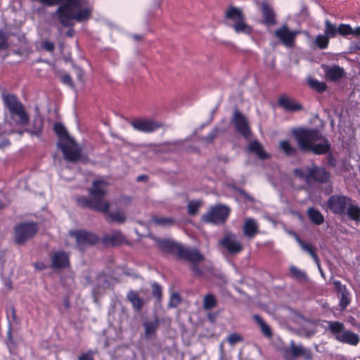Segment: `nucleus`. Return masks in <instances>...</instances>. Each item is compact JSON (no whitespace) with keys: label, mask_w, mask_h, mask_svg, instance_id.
<instances>
[{"label":"nucleus","mask_w":360,"mask_h":360,"mask_svg":"<svg viewBox=\"0 0 360 360\" xmlns=\"http://www.w3.org/2000/svg\"><path fill=\"white\" fill-rule=\"evenodd\" d=\"M152 295L156 299L157 302L160 303L162 298V288L161 285L155 282L152 284Z\"/></svg>","instance_id":"38"},{"label":"nucleus","mask_w":360,"mask_h":360,"mask_svg":"<svg viewBox=\"0 0 360 360\" xmlns=\"http://www.w3.org/2000/svg\"><path fill=\"white\" fill-rule=\"evenodd\" d=\"M300 356H302L305 360H313V354L309 348L297 345L294 341H291L290 347L284 350L285 360H295Z\"/></svg>","instance_id":"13"},{"label":"nucleus","mask_w":360,"mask_h":360,"mask_svg":"<svg viewBox=\"0 0 360 360\" xmlns=\"http://www.w3.org/2000/svg\"><path fill=\"white\" fill-rule=\"evenodd\" d=\"M353 49L356 51H360V40L352 43Z\"/></svg>","instance_id":"56"},{"label":"nucleus","mask_w":360,"mask_h":360,"mask_svg":"<svg viewBox=\"0 0 360 360\" xmlns=\"http://www.w3.org/2000/svg\"><path fill=\"white\" fill-rule=\"evenodd\" d=\"M131 125L135 130L143 133H152L162 127L160 123L148 119H135L131 122Z\"/></svg>","instance_id":"16"},{"label":"nucleus","mask_w":360,"mask_h":360,"mask_svg":"<svg viewBox=\"0 0 360 360\" xmlns=\"http://www.w3.org/2000/svg\"><path fill=\"white\" fill-rule=\"evenodd\" d=\"M243 338L240 335L233 333L228 336V342L230 345H233L238 342H242Z\"/></svg>","instance_id":"46"},{"label":"nucleus","mask_w":360,"mask_h":360,"mask_svg":"<svg viewBox=\"0 0 360 360\" xmlns=\"http://www.w3.org/2000/svg\"><path fill=\"white\" fill-rule=\"evenodd\" d=\"M41 47L49 52H53L55 50L54 43L49 40L44 41L41 44Z\"/></svg>","instance_id":"51"},{"label":"nucleus","mask_w":360,"mask_h":360,"mask_svg":"<svg viewBox=\"0 0 360 360\" xmlns=\"http://www.w3.org/2000/svg\"><path fill=\"white\" fill-rule=\"evenodd\" d=\"M103 245L118 247L122 244H129L125 236L120 231H115L111 234H105L101 239Z\"/></svg>","instance_id":"18"},{"label":"nucleus","mask_w":360,"mask_h":360,"mask_svg":"<svg viewBox=\"0 0 360 360\" xmlns=\"http://www.w3.org/2000/svg\"><path fill=\"white\" fill-rule=\"evenodd\" d=\"M74 21L77 22L76 20V19H72L71 22H70L72 25H70V26H63L64 27L69 28L68 30L65 33V36L67 37H68V38H72L74 37V34H75V30L73 29V27L75 26V22Z\"/></svg>","instance_id":"52"},{"label":"nucleus","mask_w":360,"mask_h":360,"mask_svg":"<svg viewBox=\"0 0 360 360\" xmlns=\"http://www.w3.org/2000/svg\"><path fill=\"white\" fill-rule=\"evenodd\" d=\"M290 274L293 278L297 281H304L307 278L306 273L295 266H291L290 267Z\"/></svg>","instance_id":"36"},{"label":"nucleus","mask_w":360,"mask_h":360,"mask_svg":"<svg viewBox=\"0 0 360 360\" xmlns=\"http://www.w3.org/2000/svg\"><path fill=\"white\" fill-rule=\"evenodd\" d=\"M153 221L155 224L164 226H171L174 223V220L169 217H154Z\"/></svg>","instance_id":"41"},{"label":"nucleus","mask_w":360,"mask_h":360,"mask_svg":"<svg viewBox=\"0 0 360 360\" xmlns=\"http://www.w3.org/2000/svg\"><path fill=\"white\" fill-rule=\"evenodd\" d=\"M248 150L257 155L261 160L270 158V155L264 151L262 145L257 140H255L248 146Z\"/></svg>","instance_id":"27"},{"label":"nucleus","mask_w":360,"mask_h":360,"mask_svg":"<svg viewBox=\"0 0 360 360\" xmlns=\"http://www.w3.org/2000/svg\"><path fill=\"white\" fill-rule=\"evenodd\" d=\"M181 302V298L179 293L174 292L171 295L168 303L169 308H176Z\"/></svg>","instance_id":"45"},{"label":"nucleus","mask_w":360,"mask_h":360,"mask_svg":"<svg viewBox=\"0 0 360 360\" xmlns=\"http://www.w3.org/2000/svg\"><path fill=\"white\" fill-rule=\"evenodd\" d=\"M34 266H35L36 269H37L39 270H43L45 267L44 264L42 262L36 263Z\"/></svg>","instance_id":"57"},{"label":"nucleus","mask_w":360,"mask_h":360,"mask_svg":"<svg viewBox=\"0 0 360 360\" xmlns=\"http://www.w3.org/2000/svg\"><path fill=\"white\" fill-rule=\"evenodd\" d=\"M219 129L217 127L214 128L203 139L207 143H211L217 136Z\"/></svg>","instance_id":"48"},{"label":"nucleus","mask_w":360,"mask_h":360,"mask_svg":"<svg viewBox=\"0 0 360 360\" xmlns=\"http://www.w3.org/2000/svg\"><path fill=\"white\" fill-rule=\"evenodd\" d=\"M232 122L236 130L243 137L248 138L250 135V129L246 117L238 110L233 112Z\"/></svg>","instance_id":"17"},{"label":"nucleus","mask_w":360,"mask_h":360,"mask_svg":"<svg viewBox=\"0 0 360 360\" xmlns=\"http://www.w3.org/2000/svg\"><path fill=\"white\" fill-rule=\"evenodd\" d=\"M157 245L162 252L176 255L179 259L187 262H197L205 259L198 250L186 248L182 245L168 239L157 240Z\"/></svg>","instance_id":"5"},{"label":"nucleus","mask_w":360,"mask_h":360,"mask_svg":"<svg viewBox=\"0 0 360 360\" xmlns=\"http://www.w3.org/2000/svg\"><path fill=\"white\" fill-rule=\"evenodd\" d=\"M44 8H39L37 9V13H41V12L44 11Z\"/></svg>","instance_id":"59"},{"label":"nucleus","mask_w":360,"mask_h":360,"mask_svg":"<svg viewBox=\"0 0 360 360\" xmlns=\"http://www.w3.org/2000/svg\"><path fill=\"white\" fill-rule=\"evenodd\" d=\"M297 34L295 31H290L286 24L274 31V36L288 47L294 46Z\"/></svg>","instance_id":"15"},{"label":"nucleus","mask_w":360,"mask_h":360,"mask_svg":"<svg viewBox=\"0 0 360 360\" xmlns=\"http://www.w3.org/2000/svg\"><path fill=\"white\" fill-rule=\"evenodd\" d=\"M345 26L347 27V28H346L347 31L346 33H345V37L350 34H353L356 37L360 36V27H356L354 29H352L349 24H345Z\"/></svg>","instance_id":"47"},{"label":"nucleus","mask_w":360,"mask_h":360,"mask_svg":"<svg viewBox=\"0 0 360 360\" xmlns=\"http://www.w3.org/2000/svg\"><path fill=\"white\" fill-rule=\"evenodd\" d=\"M326 205L332 213L359 223L360 221V206L351 198L343 195H332Z\"/></svg>","instance_id":"4"},{"label":"nucleus","mask_w":360,"mask_h":360,"mask_svg":"<svg viewBox=\"0 0 360 360\" xmlns=\"http://www.w3.org/2000/svg\"><path fill=\"white\" fill-rule=\"evenodd\" d=\"M294 174L307 183L314 182L319 184H328L331 176L330 173L324 167L316 165L307 167L306 171L295 169Z\"/></svg>","instance_id":"7"},{"label":"nucleus","mask_w":360,"mask_h":360,"mask_svg":"<svg viewBox=\"0 0 360 360\" xmlns=\"http://www.w3.org/2000/svg\"><path fill=\"white\" fill-rule=\"evenodd\" d=\"M148 176L146 174H142V175H139L137 179H136V181H148Z\"/></svg>","instance_id":"55"},{"label":"nucleus","mask_w":360,"mask_h":360,"mask_svg":"<svg viewBox=\"0 0 360 360\" xmlns=\"http://www.w3.org/2000/svg\"><path fill=\"white\" fill-rule=\"evenodd\" d=\"M144 327V335L146 340L156 335V332L160 326V319L155 316L153 321H145L143 324Z\"/></svg>","instance_id":"23"},{"label":"nucleus","mask_w":360,"mask_h":360,"mask_svg":"<svg viewBox=\"0 0 360 360\" xmlns=\"http://www.w3.org/2000/svg\"><path fill=\"white\" fill-rule=\"evenodd\" d=\"M328 328L335 340L340 342L356 346L360 342V337L350 330H345V326L339 321L329 322Z\"/></svg>","instance_id":"9"},{"label":"nucleus","mask_w":360,"mask_h":360,"mask_svg":"<svg viewBox=\"0 0 360 360\" xmlns=\"http://www.w3.org/2000/svg\"><path fill=\"white\" fill-rule=\"evenodd\" d=\"M307 214L311 222L314 225L319 226L324 221L323 214L314 207H309L307 211Z\"/></svg>","instance_id":"29"},{"label":"nucleus","mask_w":360,"mask_h":360,"mask_svg":"<svg viewBox=\"0 0 360 360\" xmlns=\"http://www.w3.org/2000/svg\"><path fill=\"white\" fill-rule=\"evenodd\" d=\"M240 193H241L242 194H245V191H242Z\"/></svg>","instance_id":"62"},{"label":"nucleus","mask_w":360,"mask_h":360,"mask_svg":"<svg viewBox=\"0 0 360 360\" xmlns=\"http://www.w3.org/2000/svg\"><path fill=\"white\" fill-rule=\"evenodd\" d=\"M279 146L283 153L288 157H295L297 154V149L291 146L287 140L280 141Z\"/></svg>","instance_id":"32"},{"label":"nucleus","mask_w":360,"mask_h":360,"mask_svg":"<svg viewBox=\"0 0 360 360\" xmlns=\"http://www.w3.org/2000/svg\"><path fill=\"white\" fill-rule=\"evenodd\" d=\"M70 235L76 239L77 245L82 250L84 247L94 245L101 240L96 233L84 229L72 231Z\"/></svg>","instance_id":"11"},{"label":"nucleus","mask_w":360,"mask_h":360,"mask_svg":"<svg viewBox=\"0 0 360 360\" xmlns=\"http://www.w3.org/2000/svg\"><path fill=\"white\" fill-rule=\"evenodd\" d=\"M202 260H199L197 262H189L191 263V270L193 272V274L198 276H202L205 274L204 269L199 266L198 263L202 262Z\"/></svg>","instance_id":"42"},{"label":"nucleus","mask_w":360,"mask_h":360,"mask_svg":"<svg viewBox=\"0 0 360 360\" xmlns=\"http://www.w3.org/2000/svg\"><path fill=\"white\" fill-rule=\"evenodd\" d=\"M9 36L3 30H0V50H5L9 47Z\"/></svg>","instance_id":"44"},{"label":"nucleus","mask_w":360,"mask_h":360,"mask_svg":"<svg viewBox=\"0 0 360 360\" xmlns=\"http://www.w3.org/2000/svg\"><path fill=\"white\" fill-rule=\"evenodd\" d=\"M6 314H7L8 318L11 319L13 323H18V316L16 315V311H15V309L14 308V307H11L9 309H8L6 311Z\"/></svg>","instance_id":"50"},{"label":"nucleus","mask_w":360,"mask_h":360,"mask_svg":"<svg viewBox=\"0 0 360 360\" xmlns=\"http://www.w3.org/2000/svg\"><path fill=\"white\" fill-rule=\"evenodd\" d=\"M82 75H78V78H79V80H82Z\"/></svg>","instance_id":"60"},{"label":"nucleus","mask_w":360,"mask_h":360,"mask_svg":"<svg viewBox=\"0 0 360 360\" xmlns=\"http://www.w3.org/2000/svg\"><path fill=\"white\" fill-rule=\"evenodd\" d=\"M2 99L4 105L8 108L11 119L16 125L25 126L30 122V117L25 110L24 105L18 98V97L12 94H4Z\"/></svg>","instance_id":"6"},{"label":"nucleus","mask_w":360,"mask_h":360,"mask_svg":"<svg viewBox=\"0 0 360 360\" xmlns=\"http://www.w3.org/2000/svg\"><path fill=\"white\" fill-rule=\"evenodd\" d=\"M44 129V120L40 115L35 116L31 128L26 130L30 135L38 138L41 136Z\"/></svg>","instance_id":"25"},{"label":"nucleus","mask_w":360,"mask_h":360,"mask_svg":"<svg viewBox=\"0 0 360 360\" xmlns=\"http://www.w3.org/2000/svg\"><path fill=\"white\" fill-rule=\"evenodd\" d=\"M39 231V224L34 221H23L15 225L13 241L18 245H23L32 239Z\"/></svg>","instance_id":"8"},{"label":"nucleus","mask_w":360,"mask_h":360,"mask_svg":"<svg viewBox=\"0 0 360 360\" xmlns=\"http://www.w3.org/2000/svg\"><path fill=\"white\" fill-rule=\"evenodd\" d=\"M53 130L59 139L57 146L62 151L63 158L66 161L70 162L80 161L83 163L89 162L88 155L82 153V148L77 145L75 140L70 136L62 123H55Z\"/></svg>","instance_id":"3"},{"label":"nucleus","mask_w":360,"mask_h":360,"mask_svg":"<svg viewBox=\"0 0 360 360\" xmlns=\"http://www.w3.org/2000/svg\"><path fill=\"white\" fill-rule=\"evenodd\" d=\"M202 205V202L200 200H192L188 203V213L189 215L194 216L195 215L200 207Z\"/></svg>","instance_id":"39"},{"label":"nucleus","mask_w":360,"mask_h":360,"mask_svg":"<svg viewBox=\"0 0 360 360\" xmlns=\"http://www.w3.org/2000/svg\"><path fill=\"white\" fill-rule=\"evenodd\" d=\"M5 284L8 290H11L13 289L11 281H8L6 282Z\"/></svg>","instance_id":"58"},{"label":"nucleus","mask_w":360,"mask_h":360,"mask_svg":"<svg viewBox=\"0 0 360 360\" xmlns=\"http://www.w3.org/2000/svg\"><path fill=\"white\" fill-rule=\"evenodd\" d=\"M127 298L128 301L130 302V303L131 304L134 311H141L144 304V301L138 295V293L132 290H129L127 295Z\"/></svg>","instance_id":"26"},{"label":"nucleus","mask_w":360,"mask_h":360,"mask_svg":"<svg viewBox=\"0 0 360 360\" xmlns=\"http://www.w3.org/2000/svg\"><path fill=\"white\" fill-rule=\"evenodd\" d=\"M61 82L71 88H74V82L71 76L68 73H65L61 76Z\"/></svg>","instance_id":"49"},{"label":"nucleus","mask_w":360,"mask_h":360,"mask_svg":"<svg viewBox=\"0 0 360 360\" xmlns=\"http://www.w3.org/2000/svg\"><path fill=\"white\" fill-rule=\"evenodd\" d=\"M333 284L334 285L335 292L340 295L349 292L347 286L340 281L335 280L333 281Z\"/></svg>","instance_id":"43"},{"label":"nucleus","mask_w":360,"mask_h":360,"mask_svg":"<svg viewBox=\"0 0 360 360\" xmlns=\"http://www.w3.org/2000/svg\"><path fill=\"white\" fill-rule=\"evenodd\" d=\"M219 245L231 255L238 254L243 250L242 243L237 240L236 234L233 233H226L224 237L220 240Z\"/></svg>","instance_id":"14"},{"label":"nucleus","mask_w":360,"mask_h":360,"mask_svg":"<svg viewBox=\"0 0 360 360\" xmlns=\"http://www.w3.org/2000/svg\"><path fill=\"white\" fill-rule=\"evenodd\" d=\"M107 213L108 214V217L111 222H117L118 224H124L126 221V215L121 210H116V211H112L110 212H109V211H108Z\"/></svg>","instance_id":"34"},{"label":"nucleus","mask_w":360,"mask_h":360,"mask_svg":"<svg viewBox=\"0 0 360 360\" xmlns=\"http://www.w3.org/2000/svg\"><path fill=\"white\" fill-rule=\"evenodd\" d=\"M254 321L259 326L262 334L266 338H271L273 335L271 327L257 314L253 316Z\"/></svg>","instance_id":"31"},{"label":"nucleus","mask_w":360,"mask_h":360,"mask_svg":"<svg viewBox=\"0 0 360 360\" xmlns=\"http://www.w3.org/2000/svg\"><path fill=\"white\" fill-rule=\"evenodd\" d=\"M78 360H94L92 352L88 351L82 354L79 356Z\"/></svg>","instance_id":"53"},{"label":"nucleus","mask_w":360,"mask_h":360,"mask_svg":"<svg viewBox=\"0 0 360 360\" xmlns=\"http://www.w3.org/2000/svg\"><path fill=\"white\" fill-rule=\"evenodd\" d=\"M262 14V23L267 27L274 26L277 24L276 15L274 9L266 3L261 7Z\"/></svg>","instance_id":"22"},{"label":"nucleus","mask_w":360,"mask_h":360,"mask_svg":"<svg viewBox=\"0 0 360 360\" xmlns=\"http://www.w3.org/2000/svg\"><path fill=\"white\" fill-rule=\"evenodd\" d=\"M330 38L324 34H319L316 37L315 43L316 45L320 49H326L328 48Z\"/></svg>","instance_id":"37"},{"label":"nucleus","mask_w":360,"mask_h":360,"mask_svg":"<svg viewBox=\"0 0 360 360\" xmlns=\"http://www.w3.org/2000/svg\"><path fill=\"white\" fill-rule=\"evenodd\" d=\"M291 133L301 152L316 155H326L328 165L335 167L336 159L330 151L331 144L317 129L298 127L293 129Z\"/></svg>","instance_id":"1"},{"label":"nucleus","mask_w":360,"mask_h":360,"mask_svg":"<svg viewBox=\"0 0 360 360\" xmlns=\"http://www.w3.org/2000/svg\"><path fill=\"white\" fill-rule=\"evenodd\" d=\"M217 305V300L212 293H208L204 296L203 298V308L205 310H210Z\"/></svg>","instance_id":"35"},{"label":"nucleus","mask_w":360,"mask_h":360,"mask_svg":"<svg viewBox=\"0 0 360 360\" xmlns=\"http://www.w3.org/2000/svg\"><path fill=\"white\" fill-rule=\"evenodd\" d=\"M109 182L103 178L94 179L89 190L91 198L80 196L77 198V205L82 208H89L101 213H107L110 203L104 198L108 194Z\"/></svg>","instance_id":"2"},{"label":"nucleus","mask_w":360,"mask_h":360,"mask_svg":"<svg viewBox=\"0 0 360 360\" xmlns=\"http://www.w3.org/2000/svg\"><path fill=\"white\" fill-rule=\"evenodd\" d=\"M278 105L286 112H295L303 110V106L294 98L281 95L278 99Z\"/></svg>","instance_id":"19"},{"label":"nucleus","mask_w":360,"mask_h":360,"mask_svg":"<svg viewBox=\"0 0 360 360\" xmlns=\"http://www.w3.org/2000/svg\"><path fill=\"white\" fill-rule=\"evenodd\" d=\"M63 306L66 310H68L70 308V302L68 296H65L63 299Z\"/></svg>","instance_id":"54"},{"label":"nucleus","mask_w":360,"mask_h":360,"mask_svg":"<svg viewBox=\"0 0 360 360\" xmlns=\"http://www.w3.org/2000/svg\"><path fill=\"white\" fill-rule=\"evenodd\" d=\"M324 34L330 39L336 37L338 34L345 37V33L347 31L346 30L347 27L345 26V23H340L338 27H337L335 24L332 23L330 20L326 19L324 21Z\"/></svg>","instance_id":"20"},{"label":"nucleus","mask_w":360,"mask_h":360,"mask_svg":"<svg viewBox=\"0 0 360 360\" xmlns=\"http://www.w3.org/2000/svg\"><path fill=\"white\" fill-rule=\"evenodd\" d=\"M243 231L245 236L248 238H252L259 232V227L257 221L252 218L245 219L243 224Z\"/></svg>","instance_id":"24"},{"label":"nucleus","mask_w":360,"mask_h":360,"mask_svg":"<svg viewBox=\"0 0 360 360\" xmlns=\"http://www.w3.org/2000/svg\"><path fill=\"white\" fill-rule=\"evenodd\" d=\"M351 302V295L349 292L340 295V308L341 310L345 309Z\"/></svg>","instance_id":"40"},{"label":"nucleus","mask_w":360,"mask_h":360,"mask_svg":"<svg viewBox=\"0 0 360 360\" xmlns=\"http://www.w3.org/2000/svg\"><path fill=\"white\" fill-rule=\"evenodd\" d=\"M307 84L311 89L319 94L324 92L327 89V85L325 82H320L315 79H309Z\"/></svg>","instance_id":"33"},{"label":"nucleus","mask_w":360,"mask_h":360,"mask_svg":"<svg viewBox=\"0 0 360 360\" xmlns=\"http://www.w3.org/2000/svg\"><path fill=\"white\" fill-rule=\"evenodd\" d=\"M326 77L333 82H336L342 79L345 75L343 68L339 65H333L328 67L325 71Z\"/></svg>","instance_id":"28"},{"label":"nucleus","mask_w":360,"mask_h":360,"mask_svg":"<svg viewBox=\"0 0 360 360\" xmlns=\"http://www.w3.org/2000/svg\"><path fill=\"white\" fill-rule=\"evenodd\" d=\"M53 269H63L70 266L69 255L65 251L55 252L51 258Z\"/></svg>","instance_id":"21"},{"label":"nucleus","mask_w":360,"mask_h":360,"mask_svg":"<svg viewBox=\"0 0 360 360\" xmlns=\"http://www.w3.org/2000/svg\"><path fill=\"white\" fill-rule=\"evenodd\" d=\"M224 18L233 22L232 27L236 33L250 34L252 32L251 26L245 22V15L239 8L230 6L225 12Z\"/></svg>","instance_id":"10"},{"label":"nucleus","mask_w":360,"mask_h":360,"mask_svg":"<svg viewBox=\"0 0 360 360\" xmlns=\"http://www.w3.org/2000/svg\"><path fill=\"white\" fill-rule=\"evenodd\" d=\"M296 240L302 250L307 251L312 257L314 261L316 263L319 262V256L316 252V249L313 247L311 244L305 243L303 240H302L298 236H296Z\"/></svg>","instance_id":"30"},{"label":"nucleus","mask_w":360,"mask_h":360,"mask_svg":"<svg viewBox=\"0 0 360 360\" xmlns=\"http://www.w3.org/2000/svg\"><path fill=\"white\" fill-rule=\"evenodd\" d=\"M320 271H321V274L323 276V273L321 269H320Z\"/></svg>","instance_id":"61"},{"label":"nucleus","mask_w":360,"mask_h":360,"mask_svg":"<svg viewBox=\"0 0 360 360\" xmlns=\"http://www.w3.org/2000/svg\"><path fill=\"white\" fill-rule=\"evenodd\" d=\"M230 210L225 205H217L202 216V221L211 224L225 222L229 215Z\"/></svg>","instance_id":"12"}]
</instances>
